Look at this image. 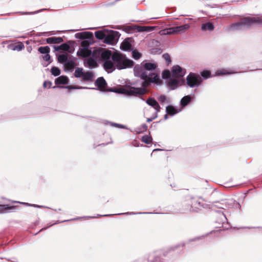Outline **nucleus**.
Returning a JSON list of instances; mask_svg holds the SVG:
<instances>
[{
	"label": "nucleus",
	"instance_id": "nucleus-24",
	"mask_svg": "<svg viewBox=\"0 0 262 262\" xmlns=\"http://www.w3.org/2000/svg\"><path fill=\"white\" fill-rule=\"evenodd\" d=\"M214 26L212 23H207L202 25L201 29L203 31H212L214 30Z\"/></svg>",
	"mask_w": 262,
	"mask_h": 262
},
{
	"label": "nucleus",
	"instance_id": "nucleus-13",
	"mask_svg": "<svg viewBox=\"0 0 262 262\" xmlns=\"http://www.w3.org/2000/svg\"><path fill=\"white\" fill-rule=\"evenodd\" d=\"M183 82L184 81H182L181 78L172 77L169 79L168 86L170 90H174L181 85Z\"/></svg>",
	"mask_w": 262,
	"mask_h": 262
},
{
	"label": "nucleus",
	"instance_id": "nucleus-51",
	"mask_svg": "<svg viewBox=\"0 0 262 262\" xmlns=\"http://www.w3.org/2000/svg\"><path fill=\"white\" fill-rule=\"evenodd\" d=\"M158 117V113H155V117H152L151 118H148L147 119V122H150L153 120L155 119Z\"/></svg>",
	"mask_w": 262,
	"mask_h": 262
},
{
	"label": "nucleus",
	"instance_id": "nucleus-18",
	"mask_svg": "<svg viewBox=\"0 0 262 262\" xmlns=\"http://www.w3.org/2000/svg\"><path fill=\"white\" fill-rule=\"evenodd\" d=\"M133 39L131 38H126L121 44L120 49L123 51H128L132 47V41Z\"/></svg>",
	"mask_w": 262,
	"mask_h": 262
},
{
	"label": "nucleus",
	"instance_id": "nucleus-63",
	"mask_svg": "<svg viewBox=\"0 0 262 262\" xmlns=\"http://www.w3.org/2000/svg\"><path fill=\"white\" fill-rule=\"evenodd\" d=\"M168 114H167L166 113V114H165V115H164V120H167V118H168Z\"/></svg>",
	"mask_w": 262,
	"mask_h": 262
},
{
	"label": "nucleus",
	"instance_id": "nucleus-19",
	"mask_svg": "<svg viewBox=\"0 0 262 262\" xmlns=\"http://www.w3.org/2000/svg\"><path fill=\"white\" fill-rule=\"evenodd\" d=\"M94 78V74L93 72H84L82 79L84 81L92 82Z\"/></svg>",
	"mask_w": 262,
	"mask_h": 262
},
{
	"label": "nucleus",
	"instance_id": "nucleus-28",
	"mask_svg": "<svg viewBox=\"0 0 262 262\" xmlns=\"http://www.w3.org/2000/svg\"><path fill=\"white\" fill-rule=\"evenodd\" d=\"M190 27L188 24H184L183 25L176 26L177 31L178 33H182L185 32Z\"/></svg>",
	"mask_w": 262,
	"mask_h": 262
},
{
	"label": "nucleus",
	"instance_id": "nucleus-60",
	"mask_svg": "<svg viewBox=\"0 0 262 262\" xmlns=\"http://www.w3.org/2000/svg\"><path fill=\"white\" fill-rule=\"evenodd\" d=\"M159 261V258L158 257H156L154 259V260L152 262H158Z\"/></svg>",
	"mask_w": 262,
	"mask_h": 262
},
{
	"label": "nucleus",
	"instance_id": "nucleus-30",
	"mask_svg": "<svg viewBox=\"0 0 262 262\" xmlns=\"http://www.w3.org/2000/svg\"><path fill=\"white\" fill-rule=\"evenodd\" d=\"M106 32L103 31H97L95 32V35L97 39L104 40Z\"/></svg>",
	"mask_w": 262,
	"mask_h": 262
},
{
	"label": "nucleus",
	"instance_id": "nucleus-45",
	"mask_svg": "<svg viewBox=\"0 0 262 262\" xmlns=\"http://www.w3.org/2000/svg\"><path fill=\"white\" fill-rule=\"evenodd\" d=\"M163 58L166 61L167 64L171 62V59L169 55L167 53H165L163 55Z\"/></svg>",
	"mask_w": 262,
	"mask_h": 262
},
{
	"label": "nucleus",
	"instance_id": "nucleus-21",
	"mask_svg": "<svg viewBox=\"0 0 262 262\" xmlns=\"http://www.w3.org/2000/svg\"><path fill=\"white\" fill-rule=\"evenodd\" d=\"M180 110H177L174 106L169 105L166 107V113L170 116H173L179 113Z\"/></svg>",
	"mask_w": 262,
	"mask_h": 262
},
{
	"label": "nucleus",
	"instance_id": "nucleus-6",
	"mask_svg": "<svg viewBox=\"0 0 262 262\" xmlns=\"http://www.w3.org/2000/svg\"><path fill=\"white\" fill-rule=\"evenodd\" d=\"M112 55L111 51L102 48H98L93 50V56L98 58V60H102L104 61L110 60Z\"/></svg>",
	"mask_w": 262,
	"mask_h": 262
},
{
	"label": "nucleus",
	"instance_id": "nucleus-12",
	"mask_svg": "<svg viewBox=\"0 0 262 262\" xmlns=\"http://www.w3.org/2000/svg\"><path fill=\"white\" fill-rule=\"evenodd\" d=\"M76 60V58L70 57L64 64V71L66 72H72L77 64Z\"/></svg>",
	"mask_w": 262,
	"mask_h": 262
},
{
	"label": "nucleus",
	"instance_id": "nucleus-2",
	"mask_svg": "<svg viewBox=\"0 0 262 262\" xmlns=\"http://www.w3.org/2000/svg\"><path fill=\"white\" fill-rule=\"evenodd\" d=\"M255 24H262V15L256 16H246L240 20V21L231 24L229 29L231 30L241 31L249 29Z\"/></svg>",
	"mask_w": 262,
	"mask_h": 262
},
{
	"label": "nucleus",
	"instance_id": "nucleus-29",
	"mask_svg": "<svg viewBox=\"0 0 262 262\" xmlns=\"http://www.w3.org/2000/svg\"><path fill=\"white\" fill-rule=\"evenodd\" d=\"M69 58L68 55L67 53L59 55L57 57L58 61L59 63H63V64Z\"/></svg>",
	"mask_w": 262,
	"mask_h": 262
},
{
	"label": "nucleus",
	"instance_id": "nucleus-4",
	"mask_svg": "<svg viewBox=\"0 0 262 262\" xmlns=\"http://www.w3.org/2000/svg\"><path fill=\"white\" fill-rule=\"evenodd\" d=\"M143 67L145 73L147 75V81L149 85L151 83L159 84L162 83L159 76L155 72V70L157 67V65L153 62H146L143 64Z\"/></svg>",
	"mask_w": 262,
	"mask_h": 262
},
{
	"label": "nucleus",
	"instance_id": "nucleus-31",
	"mask_svg": "<svg viewBox=\"0 0 262 262\" xmlns=\"http://www.w3.org/2000/svg\"><path fill=\"white\" fill-rule=\"evenodd\" d=\"M83 73L84 72L83 71V69L82 68L77 67L75 69L74 76L76 78H82Z\"/></svg>",
	"mask_w": 262,
	"mask_h": 262
},
{
	"label": "nucleus",
	"instance_id": "nucleus-64",
	"mask_svg": "<svg viewBox=\"0 0 262 262\" xmlns=\"http://www.w3.org/2000/svg\"><path fill=\"white\" fill-rule=\"evenodd\" d=\"M127 29L128 31L132 30L133 28L130 26H127Z\"/></svg>",
	"mask_w": 262,
	"mask_h": 262
},
{
	"label": "nucleus",
	"instance_id": "nucleus-36",
	"mask_svg": "<svg viewBox=\"0 0 262 262\" xmlns=\"http://www.w3.org/2000/svg\"><path fill=\"white\" fill-rule=\"evenodd\" d=\"M225 204L227 205L226 208H229L233 206L235 204V200L233 199H226L223 200Z\"/></svg>",
	"mask_w": 262,
	"mask_h": 262
},
{
	"label": "nucleus",
	"instance_id": "nucleus-17",
	"mask_svg": "<svg viewBox=\"0 0 262 262\" xmlns=\"http://www.w3.org/2000/svg\"><path fill=\"white\" fill-rule=\"evenodd\" d=\"M93 50L92 51L90 49H83L82 48H79V50L77 52V55L78 56L85 58L88 57L90 56H93Z\"/></svg>",
	"mask_w": 262,
	"mask_h": 262
},
{
	"label": "nucleus",
	"instance_id": "nucleus-53",
	"mask_svg": "<svg viewBox=\"0 0 262 262\" xmlns=\"http://www.w3.org/2000/svg\"><path fill=\"white\" fill-rule=\"evenodd\" d=\"M221 217L222 220V222L223 223L225 221L227 220L226 216L223 213L221 214Z\"/></svg>",
	"mask_w": 262,
	"mask_h": 262
},
{
	"label": "nucleus",
	"instance_id": "nucleus-46",
	"mask_svg": "<svg viewBox=\"0 0 262 262\" xmlns=\"http://www.w3.org/2000/svg\"><path fill=\"white\" fill-rule=\"evenodd\" d=\"M143 28H144V30H142L144 31V32H150V31H152L155 30L156 27H155V26H152V27L144 26V27Z\"/></svg>",
	"mask_w": 262,
	"mask_h": 262
},
{
	"label": "nucleus",
	"instance_id": "nucleus-39",
	"mask_svg": "<svg viewBox=\"0 0 262 262\" xmlns=\"http://www.w3.org/2000/svg\"><path fill=\"white\" fill-rule=\"evenodd\" d=\"M214 206L219 208L225 209L227 207V205L224 204L223 200H222L221 202H215Z\"/></svg>",
	"mask_w": 262,
	"mask_h": 262
},
{
	"label": "nucleus",
	"instance_id": "nucleus-7",
	"mask_svg": "<svg viewBox=\"0 0 262 262\" xmlns=\"http://www.w3.org/2000/svg\"><path fill=\"white\" fill-rule=\"evenodd\" d=\"M202 82V78L199 74L190 73L186 77V83L190 88L198 87Z\"/></svg>",
	"mask_w": 262,
	"mask_h": 262
},
{
	"label": "nucleus",
	"instance_id": "nucleus-44",
	"mask_svg": "<svg viewBox=\"0 0 262 262\" xmlns=\"http://www.w3.org/2000/svg\"><path fill=\"white\" fill-rule=\"evenodd\" d=\"M158 100L161 102V103H164L165 101H167V102H168L167 101V97L164 95H160L157 97Z\"/></svg>",
	"mask_w": 262,
	"mask_h": 262
},
{
	"label": "nucleus",
	"instance_id": "nucleus-8",
	"mask_svg": "<svg viewBox=\"0 0 262 262\" xmlns=\"http://www.w3.org/2000/svg\"><path fill=\"white\" fill-rule=\"evenodd\" d=\"M190 202L191 204L189 210L191 211L198 212L201 208L204 207V204L200 198H192Z\"/></svg>",
	"mask_w": 262,
	"mask_h": 262
},
{
	"label": "nucleus",
	"instance_id": "nucleus-57",
	"mask_svg": "<svg viewBox=\"0 0 262 262\" xmlns=\"http://www.w3.org/2000/svg\"><path fill=\"white\" fill-rule=\"evenodd\" d=\"M16 202L18 203L24 204V205H26L27 206H31V207H32V204H29V203H28L20 202Z\"/></svg>",
	"mask_w": 262,
	"mask_h": 262
},
{
	"label": "nucleus",
	"instance_id": "nucleus-23",
	"mask_svg": "<svg viewBox=\"0 0 262 262\" xmlns=\"http://www.w3.org/2000/svg\"><path fill=\"white\" fill-rule=\"evenodd\" d=\"M69 82V79L67 76H61L57 78L55 80L56 84H66Z\"/></svg>",
	"mask_w": 262,
	"mask_h": 262
},
{
	"label": "nucleus",
	"instance_id": "nucleus-15",
	"mask_svg": "<svg viewBox=\"0 0 262 262\" xmlns=\"http://www.w3.org/2000/svg\"><path fill=\"white\" fill-rule=\"evenodd\" d=\"M146 103L152 107L156 111V113H158L160 111L161 107L158 102L153 98H149L146 101Z\"/></svg>",
	"mask_w": 262,
	"mask_h": 262
},
{
	"label": "nucleus",
	"instance_id": "nucleus-62",
	"mask_svg": "<svg viewBox=\"0 0 262 262\" xmlns=\"http://www.w3.org/2000/svg\"><path fill=\"white\" fill-rule=\"evenodd\" d=\"M48 33L47 32H42L38 36H41V35H46Z\"/></svg>",
	"mask_w": 262,
	"mask_h": 262
},
{
	"label": "nucleus",
	"instance_id": "nucleus-26",
	"mask_svg": "<svg viewBox=\"0 0 262 262\" xmlns=\"http://www.w3.org/2000/svg\"><path fill=\"white\" fill-rule=\"evenodd\" d=\"M162 34L164 35H171L177 34L176 27H170L166 28L162 31Z\"/></svg>",
	"mask_w": 262,
	"mask_h": 262
},
{
	"label": "nucleus",
	"instance_id": "nucleus-25",
	"mask_svg": "<svg viewBox=\"0 0 262 262\" xmlns=\"http://www.w3.org/2000/svg\"><path fill=\"white\" fill-rule=\"evenodd\" d=\"M15 208L14 206H10L9 205H0V213H5L9 212L8 210Z\"/></svg>",
	"mask_w": 262,
	"mask_h": 262
},
{
	"label": "nucleus",
	"instance_id": "nucleus-9",
	"mask_svg": "<svg viewBox=\"0 0 262 262\" xmlns=\"http://www.w3.org/2000/svg\"><path fill=\"white\" fill-rule=\"evenodd\" d=\"M119 36V33L117 31L106 32L103 42L107 44H113L118 39Z\"/></svg>",
	"mask_w": 262,
	"mask_h": 262
},
{
	"label": "nucleus",
	"instance_id": "nucleus-42",
	"mask_svg": "<svg viewBox=\"0 0 262 262\" xmlns=\"http://www.w3.org/2000/svg\"><path fill=\"white\" fill-rule=\"evenodd\" d=\"M152 212H127L125 213H118V215H121V214H126V215H135L138 214H151Z\"/></svg>",
	"mask_w": 262,
	"mask_h": 262
},
{
	"label": "nucleus",
	"instance_id": "nucleus-1",
	"mask_svg": "<svg viewBox=\"0 0 262 262\" xmlns=\"http://www.w3.org/2000/svg\"><path fill=\"white\" fill-rule=\"evenodd\" d=\"M134 72L135 76L141 78L143 81L140 88L134 86H126L119 90L118 93L128 96H140L145 94L147 92L146 88L149 85L147 81V75L145 73L143 66L137 64L134 67Z\"/></svg>",
	"mask_w": 262,
	"mask_h": 262
},
{
	"label": "nucleus",
	"instance_id": "nucleus-47",
	"mask_svg": "<svg viewBox=\"0 0 262 262\" xmlns=\"http://www.w3.org/2000/svg\"><path fill=\"white\" fill-rule=\"evenodd\" d=\"M108 122V123L110 124L112 126L117 127H119L120 128H125L124 126H123V125L120 124H118L116 123H113V122Z\"/></svg>",
	"mask_w": 262,
	"mask_h": 262
},
{
	"label": "nucleus",
	"instance_id": "nucleus-10",
	"mask_svg": "<svg viewBox=\"0 0 262 262\" xmlns=\"http://www.w3.org/2000/svg\"><path fill=\"white\" fill-rule=\"evenodd\" d=\"M98 58L95 57L93 56H90L84 60V66L90 69L96 68L98 66Z\"/></svg>",
	"mask_w": 262,
	"mask_h": 262
},
{
	"label": "nucleus",
	"instance_id": "nucleus-11",
	"mask_svg": "<svg viewBox=\"0 0 262 262\" xmlns=\"http://www.w3.org/2000/svg\"><path fill=\"white\" fill-rule=\"evenodd\" d=\"M185 70L182 68L179 65L173 66L171 70L172 77L182 79L185 75Z\"/></svg>",
	"mask_w": 262,
	"mask_h": 262
},
{
	"label": "nucleus",
	"instance_id": "nucleus-20",
	"mask_svg": "<svg viewBox=\"0 0 262 262\" xmlns=\"http://www.w3.org/2000/svg\"><path fill=\"white\" fill-rule=\"evenodd\" d=\"M46 42L48 44H56L63 42L62 37H51L46 39Z\"/></svg>",
	"mask_w": 262,
	"mask_h": 262
},
{
	"label": "nucleus",
	"instance_id": "nucleus-48",
	"mask_svg": "<svg viewBox=\"0 0 262 262\" xmlns=\"http://www.w3.org/2000/svg\"><path fill=\"white\" fill-rule=\"evenodd\" d=\"M42 10H38V11H34V12H16L17 13H20L21 14H23V15H30V14H36V13H37L39 12H41Z\"/></svg>",
	"mask_w": 262,
	"mask_h": 262
},
{
	"label": "nucleus",
	"instance_id": "nucleus-16",
	"mask_svg": "<svg viewBox=\"0 0 262 262\" xmlns=\"http://www.w3.org/2000/svg\"><path fill=\"white\" fill-rule=\"evenodd\" d=\"M103 66L105 70L108 73L112 72L116 69L115 65L113 60L111 61L110 60H107L105 61H104Z\"/></svg>",
	"mask_w": 262,
	"mask_h": 262
},
{
	"label": "nucleus",
	"instance_id": "nucleus-40",
	"mask_svg": "<svg viewBox=\"0 0 262 262\" xmlns=\"http://www.w3.org/2000/svg\"><path fill=\"white\" fill-rule=\"evenodd\" d=\"M201 76L204 79H207L211 76V72L208 70H204L201 72Z\"/></svg>",
	"mask_w": 262,
	"mask_h": 262
},
{
	"label": "nucleus",
	"instance_id": "nucleus-3",
	"mask_svg": "<svg viewBox=\"0 0 262 262\" xmlns=\"http://www.w3.org/2000/svg\"><path fill=\"white\" fill-rule=\"evenodd\" d=\"M112 60L114 61L116 68L122 70L132 67L134 62L132 60L128 59L124 55L114 52L112 56Z\"/></svg>",
	"mask_w": 262,
	"mask_h": 262
},
{
	"label": "nucleus",
	"instance_id": "nucleus-35",
	"mask_svg": "<svg viewBox=\"0 0 262 262\" xmlns=\"http://www.w3.org/2000/svg\"><path fill=\"white\" fill-rule=\"evenodd\" d=\"M51 72L54 76H58L60 74L61 71L58 68L56 67H53L51 68Z\"/></svg>",
	"mask_w": 262,
	"mask_h": 262
},
{
	"label": "nucleus",
	"instance_id": "nucleus-54",
	"mask_svg": "<svg viewBox=\"0 0 262 262\" xmlns=\"http://www.w3.org/2000/svg\"><path fill=\"white\" fill-rule=\"evenodd\" d=\"M32 207H36V208H49V207L45 206L38 205H36V204H32Z\"/></svg>",
	"mask_w": 262,
	"mask_h": 262
},
{
	"label": "nucleus",
	"instance_id": "nucleus-43",
	"mask_svg": "<svg viewBox=\"0 0 262 262\" xmlns=\"http://www.w3.org/2000/svg\"><path fill=\"white\" fill-rule=\"evenodd\" d=\"M132 56L135 59L137 60L141 57V54L135 50L132 51Z\"/></svg>",
	"mask_w": 262,
	"mask_h": 262
},
{
	"label": "nucleus",
	"instance_id": "nucleus-14",
	"mask_svg": "<svg viewBox=\"0 0 262 262\" xmlns=\"http://www.w3.org/2000/svg\"><path fill=\"white\" fill-rule=\"evenodd\" d=\"M95 85L97 86V90L101 91H106L107 83L103 77L98 78L95 82Z\"/></svg>",
	"mask_w": 262,
	"mask_h": 262
},
{
	"label": "nucleus",
	"instance_id": "nucleus-33",
	"mask_svg": "<svg viewBox=\"0 0 262 262\" xmlns=\"http://www.w3.org/2000/svg\"><path fill=\"white\" fill-rule=\"evenodd\" d=\"M38 52L41 54H47L50 52V49L48 46L40 47L38 49Z\"/></svg>",
	"mask_w": 262,
	"mask_h": 262
},
{
	"label": "nucleus",
	"instance_id": "nucleus-59",
	"mask_svg": "<svg viewBox=\"0 0 262 262\" xmlns=\"http://www.w3.org/2000/svg\"><path fill=\"white\" fill-rule=\"evenodd\" d=\"M200 237H196V238H193V239H191L190 240H189V242H193V241H196V239H200Z\"/></svg>",
	"mask_w": 262,
	"mask_h": 262
},
{
	"label": "nucleus",
	"instance_id": "nucleus-61",
	"mask_svg": "<svg viewBox=\"0 0 262 262\" xmlns=\"http://www.w3.org/2000/svg\"><path fill=\"white\" fill-rule=\"evenodd\" d=\"M179 246H180V245H177V246H176L175 247H171L170 249L172 250H174L176 248H178Z\"/></svg>",
	"mask_w": 262,
	"mask_h": 262
},
{
	"label": "nucleus",
	"instance_id": "nucleus-27",
	"mask_svg": "<svg viewBox=\"0 0 262 262\" xmlns=\"http://www.w3.org/2000/svg\"><path fill=\"white\" fill-rule=\"evenodd\" d=\"M8 49L13 51H20L25 48V46L21 42H20L19 45H17L13 44L9 45L8 46Z\"/></svg>",
	"mask_w": 262,
	"mask_h": 262
},
{
	"label": "nucleus",
	"instance_id": "nucleus-5",
	"mask_svg": "<svg viewBox=\"0 0 262 262\" xmlns=\"http://www.w3.org/2000/svg\"><path fill=\"white\" fill-rule=\"evenodd\" d=\"M75 37L76 39H83L81 42V47L83 49H89L90 43L93 38V34L91 32H82L76 33Z\"/></svg>",
	"mask_w": 262,
	"mask_h": 262
},
{
	"label": "nucleus",
	"instance_id": "nucleus-56",
	"mask_svg": "<svg viewBox=\"0 0 262 262\" xmlns=\"http://www.w3.org/2000/svg\"><path fill=\"white\" fill-rule=\"evenodd\" d=\"M233 206H235V207L236 208H238L239 209H240L241 208V206L240 204L235 201V204Z\"/></svg>",
	"mask_w": 262,
	"mask_h": 262
},
{
	"label": "nucleus",
	"instance_id": "nucleus-55",
	"mask_svg": "<svg viewBox=\"0 0 262 262\" xmlns=\"http://www.w3.org/2000/svg\"><path fill=\"white\" fill-rule=\"evenodd\" d=\"M55 51L61 50V47L60 46H53Z\"/></svg>",
	"mask_w": 262,
	"mask_h": 262
},
{
	"label": "nucleus",
	"instance_id": "nucleus-58",
	"mask_svg": "<svg viewBox=\"0 0 262 262\" xmlns=\"http://www.w3.org/2000/svg\"><path fill=\"white\" fill-rule=\"evenodd\" d=\"M144 26H138V30L139 31H140V32H144V31H143L142 30H144Z\"/></svg>",
	"mask_w": 262,
	"mask_h": 262
},
{
	"label": "nucleus",
	"instance_id": "nucleus-50",
	"mask_svg": "<svg viewBox=\"0 0 262 262\" xmlns=\"http://www.w3.org/2000/svg\"><path fill=\"white\" fill-rule=\"evenodd\" d=\"M80 219V217H77L75 219H72V220H65V221H61V222H60V221H57L56 223H53V224H50L48 227H51L52 226V225H55V224H58V223H63V222H67V221H72V220H78Z\"/></svg>",
	"mask_w": 262,
	"mask_h": 262
},
{
	"label": "nucleus",
	"instance_id": "nucleus-34",
	"mask_svg": "<svg viewBox=\"0 0 262 262\" xmlns=\"http://www.w3.org/2000/svg\"><path fill=\"white\" fill-rule=\"evenodd\" d=\"M42 58L44 60L48 62L47 63H42V66L44 67H47L51 62V56L49 53L46 54L44 56H42Z\"/></svg>",
	"mask_w": 262,
	"mask_h": 262
},
{
	"label": "nucleus",
	"instance_id": "nucleus-37",
	"mask_svg": "<svg viewBox=\"0 0 262 262\" xmlns=\"http://www.w3.org/2000/svg\"><path fill=\"white\" fill-rule=\"evenodd\" d=\"M152 137L150 136L144 135L142 138V141L146 144H149L152 141Z\"/></svg>",
	"mask_w": 262,
	"mask_h": 262
},
{
	"label": "nucleus",
	"instance_id": "nucleus-38",
	"mask_svg": "<svg viewBox=\"0 0 262 262\" xmlns=\"http://www.w3.org/2000/svg\"><path fill=\"white\" fill-rule=\"evenodd\" d=\"M162 77L164 79H168L172 77L171 71L170 72L169 70H166L163 72Z\"/></svg>",
	"mask_w": 262,
	"mask_h": 262
},
{
	"label": "nucleus",
	"instance_id": "nucleus-41",
	"mask_svg": "<svg viewBox=\"0 0 262 262\" xmlns=\"http://www.w3.org/2000/svg\"><path fill=\"white\" fill-rule=\"evenodd\" d=\"M231 73H232L227 72L225 69H222V70L217 71L215 73V75L216 76H221V75H225V74H230Z\"/></svg>",
	"mask_w": 262,
	"mask_h": 262
},
{
	"label": "nucleus",
	"instance_id": "nucleus-22",
	"mask_svg": "<svg viewBox=\"0 0 262 262\" xmlns=\"http://www.w3.org/2000/svg\"><path fill=\"white\" fill-rule=\"evenodd\" d=\"M192 97L190 95H187L183 97L181 101L180 104L182 107H185L192 100Z\"/></svg>",
	"mask_w": 262,
	"mask_h": 262
},
{
	"label": "nucleus",
	"instance_id": "nucleus-49",
	"mask_svg": "<svg viewBox=\"0 0 262 262\" xmlns=\"http://www.w3.org/2000/svg\"><path fill=\"white\" fill-rule=\"evenodd\" d=\"M147 126L146 124H143L141 125V127L139 128L140 132H143L147 130Z\"/></svg>",
	"mask_w": 262,
	"mask_h": 262
},
{
	"label": "nucleus",
	"instance_id": "nucleus-32",
	"mask_svg": "<svg viewBox=\"0 0 262 262\" xmlns=\"http://www.w3.org/2000/svg\"><path fill=\"white\" fill-rule=\"evenodd\" d=\"M72 42V41L69 40L66 43H63L60 45L61 50L64 51H69L70 49V45Z\"/></svg>",
	"mask_w": 262,
	"mask_h": 262
},
{
	"label": "nucleus",
	"instance_id": "nucleus-52",
	"mask_svg": "<svg viewBox=\"0 0 262 262\" xmlns=\"http://www.w3.org/2000/svg\"><path fill=\"white\" fill-rule=\"evenodd\" d=\"M48 85L49 87H50L52 85V83L51 82H47L46 81L43 82V85L44 88L47 87Z\"/></svg>",
	"mask_w": 262,
	"mask_h": 262
}]
</instances>
